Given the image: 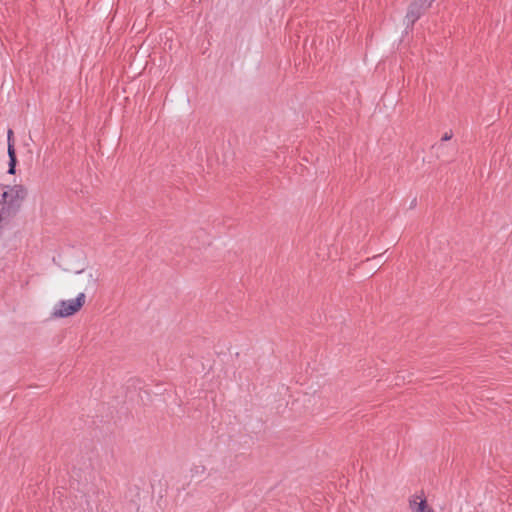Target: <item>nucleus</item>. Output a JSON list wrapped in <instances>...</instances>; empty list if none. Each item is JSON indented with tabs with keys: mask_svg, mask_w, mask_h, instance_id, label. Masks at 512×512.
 <instances>
[{
	"mask_svg": "<svg viewBox=\"0 0 512 512\" xmlns=\"http://www.w3.org/2000/svg\"><path fill=\"white\" fill-rule=\"evenodd\" d=\"M26 196L23 185L0 186V224L17 214Z\"/></svg>",
	"mask_w": 512,
	"mask_h": 512,
	"instance_id": "obj_1",
	"label": "nucleus"
},
{
	"mask_svg": "<svg viewBox=\"0 0 512 512\" xmlns=\"http://www.w3.org/2000/svg\"><path fill=\"white\" fill-rule=\"evenodd\" d=\"M85 298H86L85 294L83 292H81L76 297V299L67 300V301H65V300L60 301L56 305V307H55V309L53 311V316L54 317L64 318V317H68V316H71V315L75 314L84 305Z\"/></svg>",
	"mask_w": 512,
	"mask_h": 512,
	"instance_id": "obj_2",
	"label": "nucleus"
},
{
	"mask_svg": "<svg viewBox=\"0 0 512 512\" xmlns=\"http://www.w3.org/2000/svg\"><path fill=\"white\" fill-rule=\"evenodd\" d=\"M435 0H412L407 9V28L412 27L415 22L431 7Z\"/></svg>",
	"mask_w": 512,
	"mask_h": 512,
	"instance_id": "obj_3",
	"label": "nucleus"
},
{
	"mask_svg": "<svg viewBox=\"0 0 512 512\" xmlns=\"http://www.w3.org/2000/svg\"><path fill=\"white\" fill-rule=\"evenodd\" d=\"M80 275L77 283L84 291H95L97 288L98 277L93 273H85V271L78 272Z\"/></svg>",
	"mask_w": 512,
	"mask_h": 512,
	"instance_id": "obj_4",
	"label": "nucleus"
},
{
	"mask_svg": "<svg viewBox=\"0 0 512 512\" xmlns=\"http://www.w3.org/2000/svg\"><path fill=\"white\" fill-rule=\"evenodd\" d=\"M7 138H8V156H9L8 173L15 174L17 157H16V151H15L14 141H13V131L11 129L8 130Z\"/></svg>",
	"mask_w": 512,
	"mask_h": 512,
	"instance_id": "obj_5",
	"label": "nucleus"
},
{
	"mask_svg": "<svg viewBox=\"0 0 512 512\" xmlns=\"http://www.w3.org/2000/svg\"><path fill=\"white\" fill-rule=\"evenodd\" d=\"M409 507L412 512H434V510L428 506L426 499L419 496L412 497L409 500Z\"/></svg>",
	"mask_w": 512,
	"mask_h": 512,
	"instance_id": "obj_6",
	"label": "nucleus"
},
{
	"mask_svg": "<svg viewBox=\"0 0 512 512\" xmlns=\"http://www.w3.org/2000/svg\"><path fill=\"white\" fill-rule=\"evenodd\" d=\"M453 137L452 131L446 132L443 137L441 138V141H448Z\"/></svg>",
	"mask_w": 512,
	"mask_h": 512,
	"instance_id": "obj_7",
	"label": "nucleus"
},
{
	"mask_svg": "<svg viewBox=\"0 0 512 512\" xmlns=\"http://www.w3.org/2000/svg\"><path fill=\"white\" fill-rule=\"evenodd\" d=\"M195 470H196L197 473H200V472L204 473L205 472V467L204 466H197L195 468Z\"/></svg>",
	"mask_w": 512,
	"mask_h": 512,
	"instance_id": "obj_8",
	"label": "nucleus"
},
{
	"mask_svg": "<svg viewBox=\"0 0 512 512\" xmlns=\"http://www.w3.org/2000/svg\"><path fill=\"white\" fill-rule=\"evenodd\" d=\"M416 205V198H414L411 202V207H414Z\"/></svg>",
	"mask_w": 512,
	"mask_h": 512,
	"instance_id": "obj_9",
	"label": "nucleus"
}]
</instances>
